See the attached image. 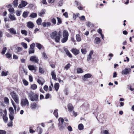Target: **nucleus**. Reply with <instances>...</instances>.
Here are the masks:
<instances>
[{"mask_svg":"<svg viewBox=\"0 0 134 134\" xmlns=\"http://www.w3.org/2000/svg\"><path fill=\"white\" fill-rule=\"evenodd\" d=\"M101 133L103 134H109V132L108 130H105L103 132H101Z\"/></svg>","mask_w":134,"mask_h":134,"instance_id":"56","label":"nucleus"},{"mask_svg":"<svg viewBox=\"0 0 134 134\" xmlns=\"http://www.w3.org/2000/svg\"><path fill=\"white\" fill-rule=\"evenodd\" d=\"M58 110L56 109L54 110L53 114L57 118L58 117Z\"/></svg>","mask_w":134,"mask_h":134,"instance_id":"33","label":"nucleus"},{"mask_svg":"<svg viewBox=\"0 0 134 134\" xmlns=\"http://www.w3.org/2000/svg\"><path fill=\"white\" fill-rule=\"evenodd\" d=\"M36 46L40 50L42 48H44L43 46L39 43H36Z\"/></svg>","mask_w":134,"mask_h":134,"instance_id":"23","label":"nucleus"},{"mask_svg":"<svg viewBox=\"0 0 134 134\" xmlns=\"http://www.w3.org/2000/svg\"><path fill=\"white\" fill-rule=\"evenodd\" d=\"M7 50V48L6 47H4L3 49L2 50V52H1V53L3 54H4L5 53V52H6Z\"/></svg>","mask_w":134,"mask_h":134,"instance_id":"44","label":"nucleus"},{"mask_svg":"<svg viewBox=\"0 0 134 134\" xmlns=\"http://www.w3.org/2000/svg\"><path fill=\"white\" fill-rule=\"evenodd\" d=\"M69 33L66 30H64L63 32V37H66L68 38Z\"/></svg>","mask_w":134,"mask_h":134,"instance_id":"16","label":"nucleus"},{"mask_svg":"<svg viewBox=\"0 0 134 134\" xmlns=\"http://www.w3.org/2000/svg\"><path fill=\"white\" fill-rule=\"evenodd\" d=\"M29 54L34 53L35 52V50L34 49H33L31 48H29Z\"/></svg>","mask_w":134,"mask_h":134,"instance_id":"36","label":"nucleus"},{"mask_svg":"<svg viewBox=\"0 0 134 134\" xmlns=\"http://www.w3.org/2000/svg\"><path fill=\"white\" fill-rule=\"evenodd\" d=\"M13 115L9 114V119L11 121H12L14 119Z\"/></svg>","mask_w":134,"mask_h":134,"instance_id":"54","label":"nucleus"},{"mask_svg":"<svg viewBox=\"0 0 134 134\" xmlns=\"http://www.w3.org/2000/svg\"><path fill=\"white\" fill-rule=\"evenodd\" d=\"M59 123L58 124V128L60 131H62L65 129L69 125V123L64 122V120L63 118H60L58 119ZM66 122H68V120L66 119L64 120Z\"/></svg>","mask_w":134,"mask_h":134,"instance_id":"1","label":"nucleus"},{"mask_svg":"<svg viewBox=\"0 0 134 134\" xmlns=\"http://www.w3.org/2000/svg\"><path fill=\"white\" fill-rule=\"evenodd\" d=\"M51 75L52 77V78L55 80H57L56 78V75L54 71H52L51 72Z\"/></svg>","mask_w":134,"mask_h":134,"instance_id":"21","label":"nucleus"},{"mask_svg":"<svg viewBox=\"0 0 134 134\" xmlns=\"http://www.w3.org/2000/svg\"><path fill=\"white\" fill-rule=\"evenodd\" d=\"M42 54L43 58L44 59H48L47 55L45 52L42 53Z\"/></svg>","mask_w":134,"mask_h":134,"instance_id":"31","label":"nucleus"},{"mask_svg":"<svg viewBox=\"0 0 134 134\" xmlns=\"http://www.w3.org/2000/svg\"><path fill=\"white\" fill-rule=\"evenodd\" d=\"M9 11L10 13H14V9L13 8H10L9 9Z\"/></svg>","mask_w":134,"mask_h":134,"instance_id":"59","label":"nucleus"},{"mask_svg":"<svg viewBox=\"0 0 134 134\" xmlns=\"http://www.w3.org/2000/svg\"><path fill=\"white\" fill-rule=\"evenodd\" d=\"M76 39L77 41L79 42L81 41V39L80 36L79 34H77L76 35Z\"/></svg>","mask_w":134,"mask_h":134,"instance_id":"28","label":"nucleus"},{"mask_svg":"<svg viewBox=\"0 0 134 134\" xmlns=\"http://www.w3.org/2000/svg\"><path fill=\"white\" fill-rule=\"evenodd\" d=\"M35 46V43H33L31 44L30 46V48L34 49V48Z\"/></svg>","mask_w":134,"mask_h":134,"instance_id":"55","label":"nucleus"},{"mask_svg":"<svg viewBox=\"0 0 134 134\" xmlns=\"http://www.w3.org/2000/svg\"><path fill=\"white\" fill-rule=\"evenodd\" d=\"M37 82L39 85H41L42 86L44 82V81L42 78L40 77H39V79L37 80Z\"/></svg>","mask_w":134,"mask_h":134,"instance_id":"9","label":"nucleus"},{"mask_svg":"<svg viewBox=\"0 0 134 134\" xmlns=\"http://www.w3.org/2000/svg\"><path fill=\"white\" fill-rule=\"evenodd\" d=\"M42 20L41 18H39L36 21L37 24L38 25H40L41 24Z\"/></svg>","mask_w":134,"mask_h":134,"instance_id":"29","label":"nucleus"},{"mask_svg":"<svg viewBox=\"0 0 134 134\" xmlns=\"http://www.w3.org/2000/svg\"><path fill=\"white\" fill-rule=\"evenodd\" d=\"M61 36V32L60 31L58 33L57 31H54L50 34L51 38L54 40L57 43H59V42Z\"/></svg>","mask_w":134,"mask_h":134,"instance_id":"2","label":"nucleus"},{"mask_svg":"<svg viewBox=\"0 0 134 134\" xmlns=\"http://www.w3.org/2000/svg\"><path fill=\"white\" fill-rule=\"evenodd\" d=\"M27 4V3L24 1H21V4H19L18 6L19 8H21L26 6Z\"/></svg>","mask_w":134,"mask_h":134,"instance_id":"7","label":"nucleus"},{"mask_svg":"<svg viewBox=\"0 0 134 134\" xmlns=\"http://www.w3.org/2000/svg\"><path fill=\"white\" fill-rule=\"evenodd\" d=\"M71 65L70 63H69L64 68L66 69V70H68L69 68L70 67Z\"/></svg>","mask_w":134,"mask_h":134,"instance_id":"53","label":"nucleus"},{"mask_svg":"<svg viewBox=\"0 0 134 134\" xmlns=\"http://www.w3.org/2000/svg\"><path fill=\"white\" fill-rule=\"evenodd\" d=\"M100 40L98 37H96L94 41V43L97 44H98L100 43Z\"/></svg>","mask_w":134,"mask_h":134,"instance_id":"20","label":"nucleus"},{"mask_svg":"<svg viewBox=\"0 0 134 134\" xmlns=\"http://www.w3.org/2000/svg\"><path fill=\"white\" fill-rule=\"evenodd\" d=\"M43 89L45 91H47L48 90V86L46 85H45L44 86Z\"/></svg>","mask_w":134,"mask_h":134,"instance_id":"57","label":"nucleus"},{"mask_svg":"<svg viewBox=\"0 0 134 134\" xmlns=\"http://www.w3.org/2000/svg\"><path fill=\"white\" fill-rule=\"evenodd\" d=\"M81 51L82 54H85L87 52L86 51L85 49H81Z\"/></svg>","mask_w":134,"mask_h":134,"instance_id":"52","label":"nucleus"},{"mask_svg":"<svg viewBox=\"0 0 134 134\" xmlns=\"http://www.w3.org/2000/svg\"><path fill=\"white\" fill-rule=\"evenodd\" d=\"M77 72L78 73H81L83 72V71L81 68H78L77 70Z\"/></svg>","mask_w":134,"mask_h":134,"instance_id":"39","label":"nucleus"},{"mask_svg":"<svg viewBox=\"0 0 134 134\" xmlns=\"http://www.w3.org/2000/svg\"><path fill=\"white\" fill-rule=\"evenodd\" d=\"M6 132L5 131L1 130H0V134H6Z\"/></svg>","mask_w":134,"mask_h":134,"instance_id":"61","label":"nucleus"},{"mask_svg":"<svg viewBox=\"0 0 134 134\" xmlns=\"http://www.w3.org/2000/svg\"><path fill=\"white\" fill-rule=\"evenodd\" d=\"M21 105L23 107L28 106L29 105V102L26 98L22 99L21 101Z\"/></svg>","mask_w":134,"mask_h":134,"instance_id":"5","label":"nucleus"},{"mask_svg":"<svg viewBox=\"0 0 134 134\" xmlns=\"http://www.w3.org/2000/svg\"><path fill=\"white\" fill-rule=\"evenodd\" d=\"M28 68L31 71L37 70L36 68L34 65H29L28 66Z\"/></svg>","mask_w":134,"mask_h":134,"instance_id":"18","label":"nucleus"},{"mask_svg":"<svg viewBox=\"0 0 134 134\" xmlns=\"http://www.w3.org/2000/svg\"><path fill=\"white\" fill-rule=\"evenodd\" d=\"M29 13V12H24L22 16L24 18H27Z\"/></svg>","mask_w":134,"mask_h":134,"instance_id":"24","label":"nucleus"},{"mask_svg":"<svg viewBox=\"0 0 134 134\" xmlns=\"http://www.w3.org/2000/svg\"><path fill=\"white\" fill-rule=\"evenodd\" d=\"M72 53L75 55H77L79 53V50L76 48H73L71 50Z\"/></svg>","mask_w":134,"mask_h":134,"instance_id":"14","label":"nucleus"},{"mask_svg":"<svg viewBox=\"0 0 134 134\" xmlns=\"http://www.w3.org/2000/svg\"><path fill=\"white\" fill-rule=\"evenodd\" d=\"M78 128L79 130H83L84 128L82 124H80L78 126Z\"/></svg>","mask_w":134,"mask_h":134,"instance_id":"38","label":"nucleus"},{"mask_svg":"<svg viewBox=\"0 0 134 134\" xmlns=\"http://www.w3.org/2000/svg\"><path fill=\"white\" fill-rule=\"evenodd\" d=\"M63 0H61L58 3V4L59 6H61L63 4Z\"/></svg>","mask_w":134,"mask_h":134,"instance_id":"60","label":"nucleus"},{"mask_svg":"<svg viewBox=\"0 0 134 134\" xmlns=\"http://www.w3.org/2000/svg\"><path fill=\"white\" fill-rule=\"evenodd\" d=\"M3 118L4 121L5 123H6L8 119V117L6 116V115H3Z\"/></svg>","mask_w":134,"mask_h":134,"instance_id":"32","label":"nucleus"},{"mask_svg":"<svg viewBox=\"0 0 134 134\" xmlns=\"http://www.w3.org/2000/svg\"><path fill=\"white\" fill-rule=\"evenodd\" d=\"M59 87V83H55L54 86V88L55 90L57 91L58 90Z\"/></svg>","mask_w":134,"mask_h":134,"instance_id":"25","label":"nucleus"},{"mask_svg":"<svg viewBox=\"0 0 134 134\" xmlns=\"http://www.w3.org/2000/svg\"><path fill=\"white\" fill-rule=\"evenodd\" d=\"M28 98L31 101H37L38 99V96L36 94H34V93L32 91L28 93Z\"/></svg>","mask_w":134,"mask_h":134,"instance_id":"3","label":"nucleus"},{"mask_svg":"<svg viewBox=\"0 0 134 134\" xmlns=\"http://www.w3.org/2000/svg\"><path fill=\"white\" fill-rule=\"evenodd\" d=\"M10 95L15 102L16 103H19V97L14 92H11Z\"/></svg>","mask_w":134,"mask_h":134,"instance_id":"4","label":"nucleus"},{"mask_svg":"<svg viewBox=\"0 0 134 134\" xmlns=\"http://www.w3.org/2000/svg\"><path fill=\"white\" fill-rule=\"evenodd\" d=\"M30 60L36 63H38L39 61L38 57L36 55L31 56L30 58Z\"/></svg>","mask_w":134,"mask_h":134,"instance_id":"6","label":"nucleus"},{"mask_svg":"<svg viewBox=\"0 0 134 134\" xmlns=\"http://www.w3.org/2000/svg\"><path fill=\"white\" fill-rule=\"evenodd\" d=\"M52 25V24L50 22H47L46 23V26L49 27Z\"/></svg>","mask_w":134,"mask_h":134,"instance_id":"63","label":"nucleus"},{"mask_svg":"<svg viewBox=\"0 0 134 134\" xmlns=\"http://www.w3.org/2000/svg\"><path fill=\"white\" fill-rule=\"evenodd\" d=\"M21 44L25 49H26L27 48V44L26 43L23 42H22L21 43Z\"/></svg>","mask_w":134,"mask_h":134,"instance_id":"41","label":"nucleus"},{"mask_svg":"<svg viewBox=\"0 0 134 134\" xmlns=\"http://www.w3.org/2000/svg\"><path fill=\"white\" fill-rule=\"evenodd\" d=\"M67 128L69 131H72V127L70 126H68Z\"/></svg>","mask_w":134,"mask_h":134,"instance_id":"58","label":"nucleus"},{"mask_svg":"<svg viewBox=\"0 0 134 134\" xmlns=\"http://www.w3.org/2000/svg\"><path fill=\"white\" fill-rule=\"evenodd\" d=\"M18 0H15L13 1V4L15 7H16L18 5Z\"/></svg>","mask_w":134,"mask_h":134,"instance_id":"45","label":"nucleus"},{"mask_svg":"<svg viewBox=\"0 0 134 134\" xmlns=\"http://www.w3.org/2000/svg\"><path fill=\"white\" fill-rule=\"evenodd\" d=\"M4 101L5 104H7L9 103V100L7 97L5 98H4Z\"/></svg>","mask_w":134,"mask_h":134,"instance_id":"49","label":"nucleus"},{"mask_svg":"<svg viewBox=\"0 0 134 134\" xmlns=\"http://www.w3.org/2000/svg\"><path fill=\"white\" fill-rule=\"evenodd\" d=\"M27 26L28 28L32 29L34 26V25L32 22L30 21L27 23Z\"/></svg>","mask_w":134,"mask_h":134,"instance_id":"10","label":"nucleus"},{"mask_svg":"<svg viewBox=\"0 0 134 134\" xmlns=\"http://www.w3.org/2000/svg\"><path fill=\"white\" fill-rule=\"evenodd\" d=\"M23 82L24 85L25 86H27L28 85V82L25 79L23 80Z\"/></svg>","mask_w":134,"mask_h":134,"instance_id":"46","label":"nucleus"},{"mask_svg":"<svg viewBox=\"0 0 134 134\" xmlns=\"http://www.w3.org/2000/svg\"><path fill=\"white\" fill-rule=\"evenodd\" d=\"M63 15L65 16V18H67L68 17V13L67 12H65V13H64Z\"/></svg>","mask_w":134,"mask_h":134,"instance_id":"64","label":"nucleus"},{"mask_svg":"<svg viewBox=\"0 0 134 134\" xmlns=\"http://www.w3.org/2000/svg\"><path fill=\"white\" fill-rule=\"evenodd\" d=\"M43 130L42 129L40 126L37 127L35 131L37 132L38 134H42Z\"/></svg>","mask_w":134,"mask_h":134,"instance_id":"11","label":"nucleus"},{"mask_svg":"<svg viewBox=\"0 0 134 134\" xmlns=\"http://www.w3.org/2000/svg\"><path fill=\"white\" fill-rule=\"evenodd\" d=\"M8 31L12 34L16 35V30L13 28H11L8 29Z\"/></svg>","mask_w":134,"mask_h":134,"instance_id":"15","label":"nucleus"},{"mask_svg":"<svg viewBox=\"0 0 134 134\" xmlns=\"http://www.w3.org/2000/svg\"><path fill=\"white\" fill-rule=\"evenodd\" d=\"M92 76V75L89 73H88L85 75L83 76V79L84 80H86V79L88 78H90Z\"/></svg>","mask_w":134,"mask_h":134,"instance_id":"17","label":"nucleus"},{"mask_svg":"<svg viewBox=\"0 0 134 134\" xmlns=\"http://www.w3.org/2000/svg\"><path fill=\"white\" fill-rule=\"evenodd\" d=\"M36 104L35 103H34L31 104L30 108L32 110H34L36 108Z\"/></svg>","mask_w":134,"mask_h":134,"instance_id":"22","label":"nucleus"},{"mask_svg":"<svg viewBox=\"0 0 134 134\" xmlns=\"http://www.w3.org/2000/svg\"><path fill=\"white\" fill-rule=\"evenodd\" d=\"M6 57L7 58H10L11 57L12 55L9 52L5 54Z\"/></svg>","mask_w":134,"mask_h":134,"instance_id":"47","label":"nucleus"},{"mask_svg":"<svg viewBox=\"0 0 134 134\" xmlns=\"http://www.w3.org/2000/svg\"><path fill=\"white\" fill-rule=\"evenodd\" d=\"M68 38L66 37H63V38L61 40V41L62 43L66 42L68 40Z\"/></svg>","mask_w":134,"mask_h":134,"instance_id":"34","label":"nucleus"},{"mask_svg":"<svg viewBox=\"0 0 134 134\" xmlns=\"http://www.w3.org/2000/svg\"><path fill=\"white\" fill-rule=\"evenodd\" d=\"M9 111L10 112V114H14V110L13 108L12 107H10L9 108Z\"/></svg>","mask_w":134,"mask_h":134,"instance_id":"27","label":"nucleus"},{"mask_svg":"<svg viewBox=\"0 0 134 134\" xmlns=\"http://www.w3.org/2000/svg\"><path fill=\"white\" fill-rule=\"evenodd\" d=\"M10 19L12 20H16V18L14 15H10L9 16Z\"/></svg>","mask_w":134,"mask_h":134,"instance_id":"40","label":"nucleus"},{"mask_svg":"<svg viewBox=\"0 0 134 134\" xmlns=\"http://www.w3.org/2000/svg\"><path fill=\"white\" fill-rule=\"evenodd\" d=\"M31 87L33 90H36L37 87V86L35 84H33L31 85Z\"/></svg>","mask_w":134,"mask_h":134,"instance_id":"35","label":"nucleus"},{"mask_svg":"<svg viewBox=\"0 0 134 134\" xmlns=\"http://www.w3.org/2000/svg\"><path fill=\"white\" fill-rule=\"evenodd\" d=\"M21 11H19V10H16L15 11V13L17 16H20L21 15Z\"/></svg>","mask_w":134,"mask_h":134,"instance_id":"50","label":"nucleus"},{"mask_svg":"<svg viewBox=\"0 0 134 134\" xmlns=\"http://www.w3.org/2000/svg\"><path fill=\"white\" fill-rule=\"evenodd\" d=\"M51 21L52 23L54 25H55L56 24V20L54 18H51Z\"/></svg>","mask_w":134,"mask_h":134,"instance_id":"30","label":"nucleus"},{"mask_svg":"<svg viewBox=\"0 0 134 134\" xmlns=\"http://www.w3.org/2000/svg\"><path fill=\"white\" fill-rule=\"evenodd\" d=\"M37 15L36 13H33L31 14L29 16V17L32 18H35L37 17Z\"/></svg>","mask_w":134,"mask_h":134,"instance_id":"26","label":"nucleus"},{"mask_svg":"<svg viewBox=\"0 0 134 134\" xmlns=\"http://www.w3.org/2000/svg\"><path fill=\"white\" fill-rule=\"evenodd\" d=\"M131 69L130 68H125L124 70L122 71V74L127 75L130 72H131Z\"/></svg>","mask_w":134,"mask_h":134,"instance_id":"8","label":"nucleus"},{"mask_svg":"<svg viewBox=\"0 0 134 134\" xmlns=\"http://www.w3.org/2000/svg\"><path fill=\"white\" fill-rule=\"evenodd\" d=\"M13 123L11 121L7 125L9 127H12L13 126Z\"/></svg>","mask_w":134,"mask_h":134,"instance_id":"62","label":"nucleus"},{"mask_svg":"<svg viewBox=\"0 0 134 134\" xmlns=\"http://www.w3.org/2000/svg\"><path fill=\"white\" fill-rule=\"evenodd\" d=\"M64 51L65 52L66 54L69 57L71 58L72 57V54L70 53L69 51L67 48H64Z\"/></svg>","mask_w":134,"mask_h":134,"instance_id":"13","label":"nucleus"},{"mask_svg":"<svg viewBox=\"0 0 134 134\" xmlns=\"http://www.w3.org/2000/svg\"><path fill=\"white\" fill-rule=\"evenodd\" d=\"M8 71L5 72L4 71H2L1 73V75L2 76H5L7 75Z\"/></svg>","mask_w":134,"mask_h":134,"instance_id":"51","label":"nucleus"},{"mask_svg":"<svg viewBox=\"0 0 134 134\" xmlns=\"http://www.w3.org/2000/svg\"><path fill=\"white\" fill-rule=\"evenodd\" d=\"M57 19L58 23H57V25H59L60 24L62 23V21L61 19L58 17H57Z\"/></svg>","mask_w":134,"mask_h":134,"instance_id":"43","label":"nucleus"},{"mask_svg":"<svg viewBox=\"0 0 134 134\" xmlns=\"http://www.w3.org/2000/svg\"><path fill=\"white\" fill-rule=\"evenodd\" d=\"M15 51L16 53L19 54H22L20 53L22 51V48L18 47H17L15 48Z\"/></svg>","mask_w":134,"mask_h":134,"instance_id":"12","label":"nucleus"},{"mask_svg":"<svg viewBox=\"0 0 134 134\" xmlns=\"http://www.w3.org/2000/svg\"><path fill=\"white\" fill-rule=\"evenodd\" d=\"M68 108L69 111H71L73 109L74 107L71 104H69L68 105Z\"/></svg>","mask_w":134,"mask_h":134,"instance_id":"19","label":"nucleus"},{"mask_svg":"<svg viewBox=\"0 0 134 134\" xmlns=\"http://www.w3.org/2000/svg\"><path fill=\"white\" fill-rule=\"evenodd\" d=\"M39 71L40 73L41 74H42L44 72L43 70L40 67H39Z\"/></svg>","mask_w":134,"mask_h":134,"instance_id":"48","label":"nucleus"},{"mask_svg":"<svg viewBox=\"0 0 134 134\" xmlns=\"http://www.w3.org/2000/svg\"><path fill=\"white\" fill-rule=\"evenodd\" d=\"M21 33L25 36H26L27 35V32L25 30H21Z\"/></svg>","mask_w":134,"mask_h":134,"instance_id":"42","label":"nucleus"},{"mask_svg":"<svg viewBox=\"0 0 134 134\" xmlns=\"http://www.w3.org/2000/svg\"><path fill=\"white\" fill-rule=\"evenodd\" d=\"M45 10L43 9L39 13L38 15L40 16H41L42 15L45 13Z\"/></svg>","mask_w":134,"mask_h":134,"instance_id":"37","label":"nucleus"}]
</instances>
